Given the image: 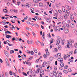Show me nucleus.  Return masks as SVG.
<instances>
[{
	"label": "nucleus",
	"mask_w": 77,
	"mask_h": 77,
	"mask_svg": "<svg viewBox=\"0 0 77 77\" xmlns=\"http://www.w3.org/2000/svg\"><path fill=\"white\" fill-rule=\"evenodd\" d=\"M4 75H5V74L4 73L2 72V77H4Z\"/></svg>",
	"instance_id": "nucleus-47"
},
{
	"label": "nucleus",
	"mask_w": 77,
	"mask_h": 77,
	"mask_svg": "<svg viewBox=\"0 0 77 77\" xmlns=\"http://www.w3.org/2000/svg\"><path fill=\"white\" fill-rule=\"evenodd\" d=\"M34 52L35 53H37V50L36 49L34 48Z\"/></svg>",
	"instance_id": "nucleus-25"
},
{
	"label": "nucleus",
	"mask_w": 77,
	"mask_h": 77,
	"mask_svg": "<svg viewBox=\"0 0 77 77\" xmlns=\"http://www.w3.org/2000/svg\"><path fill=\"white\" fill-rule=\"evenodd\" d=\"M5 76H6L7 77H8V74L6 73H5Z\"/></svg>",
	"instance_id": "nucleus-59"
},
{
	"label": "nucleus",
	"mask_w": 77,
	"mask_h": 77,
	"mask_svg": "<svg viewBox=\"0 0 77 77\" xmlns=\"http://www.w3.org/2000/svg\"><path fill=\"white\" fill-rule=\"evenodd\" d=\"M58 12L59 13H60V14H62V11L60 10H58Z\"/></svg>",
	"instance_id": "nucleus-43"
},
{
	"label": "nucleus",
	"mask_w": 77,
	"mask_h": 77,
	"mask_svg": "<svg viewBox=\"0 0 77 77\" xmlns=\"http://www.w3.org/2000/svg\"><path fill=\"white\" fill-rule=\"evenodd\" d=\"M64 68L65 69H67V68H68V66L67 65H66L64 66Z\"/></svg>",
	"instance_id": "nucleus-34"
},
{
	"label": "nucleus",
	"mask_w": 77,
	"mask_h": 77,
	"mask_svg": "<svg viewBox=\"0 0 77 77\" xmlns=\"http://www.w3.org/2000/svg\"><path fill=\"white\" fill-rule=\"evenodd\" d=\"M67 18V17L66 16H65V15H64V18L65 20H66V19Z\"/></svg>",
	"instance_id": "nucleus-56"
},
{
	"label": "nucleus",
	"mask_w": 77,
	"mask_h": 77,
	"mask_svg": "<svg viewBox=\"0 0 77 77\" xmlns=\"http://www.w3.org/2000/svg\"><path fill=\"white\" fill-rule=\"evenodd\" d=\"M60 39H61L60 42L62 45H64V43L65 42V40L63 39H62V38H60Z\"/></svg>",
	"instance_id": "nucleus-3"
},
{
	"label": "nucleus",
	"mask_w": 77,
	"mask_h": 77,
	"mask_svg": "<svg viewBox=\"0 0 77 77\" xmlns=\"http://www.w3.org/2000/svg\"><path fill=\"white\" fill-rule=\"evenodd\" d=\"M30 11H34V8H30Z\"/></svg>",
	"instance_id": "nucleus-31"
},
{
	"label": "nucleus",
	"mask_w": 77,
	"mask_h": 77,
	"mask_svg": "<svg viewBox=\"0 0 77 77\" xmlns=\"http://www.w3.org/2000/svg\"><path fill=\"white\" fill-rule=\"evenodd\" d=\"M70 57V55L67 54V55H64V59L65 60H66V58L67 57Z\"/></svg>",
	"instance_id": "nucleus-5"
},
{
	"label": "nucleus",
	"mask_w": 77,
	"mask_h": 77,
	"mask_svg": "<svg viewBox=\"0 0 77 77\" xmlns=\"http://www.w3.org/2000/svg\"><path fill=\"white\" fill-rule=\"evenodd\" d=\"M28 65H29V66H30L31 65V63H28Z\"/></svg>",
	"instance_id": "nucleus-62"
},
{
	"label": "nucleus",
	"mask_w": 77,
	"mask_h": 77,
	"mask_svg": "<svg viewBox=\"0 0 77 77\" xmlns=\"http://www.w3.org/2000/svg\"><path fill=\"white\" fill-rule=\"evenodd\" d=\"M4 53L6 55V56H7L6 55L7 54H8V51H5Z\"/></svg>",
	"instance_id": "nucleus-36"
},
{
	"label": "nucleus",
	"mask_w": 77,
	"mask_h": 77,
	"mask_svg": "<svg viewBox=\"0 0 77 77\" xmlns=\"http://www.w3.org/2000/svg\"><path fill=\"white\" fill-rule=\"evenodd\" d=\"M50 56V53L48 52H46V54H44L43 55V57L44 58H47L48 56Z\"/></svg>",
	"instance_id": "nucleus-2"
},
{
	"label": "nucleus",
	"mask_w": 77,
	"mask_h": 77,
	"mask_svg": "<svg viewBox=\"0 0 77 77\" xmlns=\"http://www.w3.org/2000/svg\"><path fill=\"white\" fill-rule=\"evenodd\" d=\"M14 53V50H12L10 51L11 54H12V53Z\"/></svg>",
	"instance_id": "nucleus-27"
},
{
	"label": "nucleus",
	"mask_w": 77,
	"mask_h": 77,
	"mask_svg": "<svg viewBox=\"0 0 77 77\" xmlns=\"http://www.w3.org/2000/svg\"><path fill=\"white\" fill-rule=\"evenodd\" d=\"M49 59H50V60H51V61H52V60H53V59L52 57H51L49 58Z\"/></svg>",
	"instance_id": "nucleus-35"
},
{
	"label": "nucleus",
	"mask_w": 77,
	"mask_h": 77,
	"mask_svg": "<svg viewBox=\"0 0 77 77\" xmlns=\"http://www.w3.org/2000/svg\"><path fill=\"white\" fill-rule=\"evenodd\" d=\"M69 14L66 12V13H65V14L64 15H65L66 17H68V16H69Z\"/></svg>",
	"instance_id": "nucleus-18"
},
{
	"label": "nucleus",
	"mask_w": 77,
	"mask_h": 77,
	"mask_svg": "<svg viewBox=\"0 0 77 77\" xmlns=\"http://www.w3.org/2000/svg\"><path fill=\"white\" fill-rule=\"evenodd\" d=\"M66 13H67L69 14H70V12H69V11L68 10H66Z\"/></svg>",
	"instance_id": "nucleus-30"
},
{
	"label": "nucleus",
	"mask_w": 77,
	"mask_h": 77,
	"mask_svg": "<svg viewBox=\"0 0 77 77\" xmlns=\"http://www.w3.org/2000/svg\"><path fill=\"white\" fill-rule=\"evenodd\" d=\"M29 6V4H26V8H27Z\"/></svg>",
	"instance_id": "nucleus-44"
},
{
	"label": "nucleus",
	"mask_w": 77,
	"mask_h": 77,
	"mask_svg": "<svg viewBox=\"0 0 77 77\" xmlns=\"http://www.w3.org/2000/svg\"><path fill=\"white\" fill-rule=\"evenodd\" d=\"M68 72H71V69H68Z\"/></svg>",
	"instance_id": "nucleus-48"
},
{
	"label": "nucleus",
	"mask_w": 77,
	"mask_h": 77,
	"mask_svg": "<svg viewBox=\"0 0 77 77\" xmlns=\"http://www.w3.org/2000/svg\"><path fill=\"white\" fill-rule=\"evenodd\" d=\"M15 28L17 29L18 30H20V28H18V27H17V26H15Z\"/></svg>",
	"instance_id": "nucleus-58"
},
{
	"label": "nucleus",
	"mask_w": 77,
	"mask_h": 77,
	"mask_svg": "<svg viewBox=\"0 0 77 77\" xmlns=\"http://www.w3.org/2000/svg\"><path fill=\"white\" fill-rule=\"evenodd\" d=\"M6 38H8V39H9L10 38H11L12 36L9 35H6Z\"/></svg>",
	"instance_id": "nucleus-15"
},
{
	"label": "nucleus",
	"mask_w": 77,
	"mask_h": 77,
	"mask_svg": "<svg viewBox=\"0 0 77 77\" xmlns=\"http://www.w3.org/2000/svg\"><path fill=\"white\" fill-rule=\"evenodd\" d=\"M45 65L46 66H47V63H46L45 62H44L42 65V67H45Z\"/></svg>",
	"instance_id": "nucleus-7"
},
{
	"label": "nucleus",
	"mask_w": 77,
	"mask_h": 77,
	"mask_svg": "<svg viewBox=\"0 0 77 77\" xmlns=\"http://www.w3.org/2000/svg\"><path fill=\"white\" fill-rule=\"evenodd\" d=\"M50 75L51 77H53L54 76V75L53 74V73H51L50 74Z\"/></svg>",
	"instance_id": "nucleus-21"
},
{
	"label": "nucleus",
	"mask_w": 77,
	"mask_h": 77,
	"mask_svg": "<svg viewBox=\"0 0 77 77\" xmlns=\"http://www.w3.org/2000/svg\"><path fill=\"white\" fill-rule=\"evenodd\" d=\"M53 39H52L51 40V42H50V43H53ZM51 45V43L50 44V45Z\"/></svg>",
	"instance_id": "nucleus-46"
},
{
	"label": "nucleus",
	"mask_w": 77,
	"mask_h": 77,
	"mask_svg": "<svg viewBox=\"0 0 77 77\" xmlns=\"http://www.w3.org/2000/svg\"><path fill=\"white\" fill-rule=\"evenodd\" d=\"M58 48L59 50H60L62 49V47H61V46H60V45L58 46Z\"/></svg>",
	"instance_id": "nucleus-19"
},
{
	"label": "nucleus",
	"mask_w": 77,
	"mask_h": 77,
	"mask_svg": "<svg viewBox=\"0 0 77 77\" xmlns=\"http://www.w3.org/2000/svg\"><path fill=\"white\" fill-rule=\"evenodd\" d=\"M76 53H77V49H76L74 51V54H76Z\"/></svg>",
	"instance_id": "nucleus-29"
},
{
	"label": "nucleus",
	"mask_w": 77,
	"mask_h": 77,
	"mask_svg": "<svg viewBox=\"0 0 77 77\" xmlns=\"http://www.w3.org/2000/svg\"><path fill=\"white\" fill-rule=\"evenodd\" d=\"M70 19L72 21H73L74 20V17L73 15L72 14H71L70 15Z\"/></svg>",
	"instance_id": "nucleus-6"
},
{
	"label": "nucleus",
	"mask_w": 77,
	"mask_h": 77,
	"mask_svg": "<svg viewBox=\"0 0 77 77\" xmlns=\"http://www.w3.org/2000/svg\"><path fill=\"white\" fill-rule=\"evenodd\" d=\"M70 42H71L72 43H74V41L72 40H70Z\"/></svg>",
	"instance_id": "nucleus-51"
},
{
	"label": "nucleus",
	"mask_w": 77,
	"mask_h": 77,
	"mask_svg": "<svg viewBox=\"0 0 77 77\" xmlns=\"http://www.w3.org/2000/svg\"><path fill=\"white\" fill-rule=\"evenodd\" d=\"M60 18L61 19V20H63V16H62L61 15H60Z\"/></svg>",
	"instance_id": "nucleus-40"
},
{
	"label": "nucleus",
	"mask_w": 77,
	"mask_h": 77,
	"mask_svg": "<svg viewBox=\"0 0 77 77\" xmlns=\"http://www.w3.org/2000/svg\"><path fill=\"white\" fill-rule=\"evenodd\" d=\"M30 53L32 55H33V54L34 52L33 51H31Z\"/></svg>",
	"instance_id": "nucleus-50"
},
{
	"label": "nucleus",
	"mask_w": 77,
	"mask_h": 77,
	"mask_svg": "<svg viewBox=\"0 0 77 77\" xmlns=\"http://www.w3.org/2000/svg\"><path fill=\"white\" fill-rule=\"evenodd\" d=\"M65 33H66V34H67V33H68V32H69V29H66L65 30Z\"/></svg>",
	"instance_id": "nucleus-12"
},
{
	"label": "nucleus",
	"mask_w": 77,
	"mask_h": 77,
	"mask_svg": "<svg viewBox=\"0 0 77 77\" xmlns=\"http://www.w3.org/2000/svg\"><path fill=\"white\" fill-rule=\"evenodd\" d=\"M66 26L68 28H69V23L66 24Z\"/></svg>",
	"instance_id": "nucleus-33"
},
{
	"label": "nucleus",
	"mask_w": 77,
	"mask_h": 77,
	"mask_svg": "<svg viewBox=\"0 0 77 77\" xmlns=\"http://www.w3.org/2000/svg\"><path fill=\"white\" fill-rule=\"evenodd\" d=\"M42 41H44L45 40V37L44 36H43V38H42Z\"/></svg>",
	"instance_id": "nucleus-54"
},
{
	"label": "nucleus",
	"mask_w": 77,
	"mask_h": 77,
	"mask_svg": "<svg viewBox=\"0 0 77 77\" xmlns=\"http://www.w3.org/2000/svg\"><path fill=\"white\" fill-rule=\"evenodd\" d=\"M62 11H63V12H65V8L64 6H63L62 7Z\"/></svg>",
	"instance_id": "nucleus-9"
},
{
	"label": "nucleus",
	"mask_w": 77,
	"mask_h": 77,
	"mask_svg": "<svg viewBox=\"0 0 77 77\" xmlns=\"http://www.w3.org/2000/svg\"><path fill=\"white\" fill-rule=\"evenodd\" d=\"M68 2H69V3H71L72 2V0H67Z\"/></svg>",
	"instance_id": "nucleus-42"
},
{
	"label": "nucleus",
	"mask_w": 77,
	"mask_h": 77,
	"mask_svg": "<svg viewBox=\"0 0 77 77\" xmlns=\"http://www.w3.org/2000/svg\"><path fill=\"white\" fill-rule=\"evenodd\" d=\"M27 42L29 44H30V43L32 44H33V42L32 40H29L27 41Z\"/></svg>",
	"instance_id": "nucleus-4"
},
{
	"label": "nucleus",
	"mask_w": 77,
	"mask_h": 77,
	"mask_svg": "<svg viewBox=\"0 0 77 77\" xmlns=\"http://www.w3.org/2000/svg\"><path fill=\"white\" fill-rule=\"evenodd\" d=\"M32 35H33V36L34 37H35V36H36V34H35V33H34V32H32Z\"/></svg>",
	"instance_id": "nucleus-45"
},
{
	"label": "nucleus",
	"mask_w": 77,
	"mask_h": 77,
	"mask_svg": "<svg viewBox=\"0 0 77 77\" xmlns=\"http://www.w3.org/2000/svg\"><path fill=\"white\" fill-rule=\"evenodd\" d=\"M65 7L66 8H67V9H69V10L71 9V8L69 7L68 5H66Z\"/></svg>",
	"instance_id": "nucleus-14"
},
{
	"label": "nucleus",
	"mask_w": 77,
	"mask_h": 77,
	"mask_svg": "<svg viewBox=\"0 0 77 77\" xmlns=\"http://www.w3.org/2000/svg\"><path fill=\"white\" fill-rule=\"evenodd\" d=\"M29 72L30 73H32V70L31 69H29Z\"/></svg>",
	"instance_id": "nucleus-55"
},
{
	"label": "nucleus",
	"mask_w": 77,
	"mask_h": 77,
	"mask_svg": "<svg viewBox=\"0 0 77 77\" xmlns=\"http://www.w3.org/2000/svg\"><path fill=\"white\" fill-rule=\"evenodd\" d=\"M35 26V27H37V28H38L39 27V26L37 24H34Z\"/></svg>",
	"instance_id": "nucleus-24"
},
{
	"label": "nucleus",
	"mask_w": 77,
	"mask_h": 77,
	"mask_svg": "<svg viewBox=\"0 0 77 77\" xmlns=\"http://www.w3.org/2000/svg\"><path fill=\"white\" fill-rule=\"evenodd\" d=\"M23 75H25V76H27V74H26V73H25L24 72H23Z\"/></svg>",
	"instance_id": "nucleus-38"
},
{
	"label": "nucleus",
	"mask_w": 77,
	"mask_h": 77,
	"mask_svg": "<svg viewBox=\"0 0 77 77\" xmlns=\"http://www.w3.org/2000/svg\"><path fill=\"white\" fill-rule=\"evenodd\" d=\"M9 74L10 75H12V72L11 71H10L9 72Z\"/></svg>",
	"instance_id": "nucleus-39"
},
{
	"label": "nucleus",
	"mask_w": 77,
	"mask_h": 77,
	"mask_svg": "<svg viewBox=\"0 0 77 77\" xmlns=\"http://www.w3.org/2000/svg\"><path fill=\"white\" fill-rule=\"evenodd\" d=\"M68 44L67 45V47L68 48H69V46H71L72 45H71V43H70V44L68 42Z\"/></svg>",
	"instance_id": "nucleus-11"
},
{
	"label": "nucleus",
	"mask_w": 77,
	"mask_h": 77,
	"mask_svg": "<svg viewBox=\"0 0 77 77\" xmlns=\"http://www.w3.org/2000/svg\"><path fill=\"white\" fill-rule=\"evenodd\" d=\"M0 62L1 63H3V60L2 59H0Z\"/></svg>",
	"instance_id": "nucleus-64"
},
{
	"label": "nucleus",
	"mask_w": 77,
	"mask_h": 77,
	"mask_svg": "<svg viewBox=\"0 0 77 77\" xmlns=\"http://www.w3.org/2000/svg\"><path fill=\"white\" fill-rule=\"evenodd\" d=\"M60 65L61 67H63L64 66V63L62 62H61Z\"/></svg>",
	"instance_id": "nucleus-13"
},
{
	"label": "nucleus",
	"mask_w": 77,
	"mask_h": 77,
	"mask_svg": "<svg viewBox=\"0 0 77 77\" xmlns=\"http://www.w3.org/2000/svg\"><path fill=\"white\" fill-rule=\"evenodd\" d=\"M57 57H61V54L60 53H58L57 54Z\"/></svg>",
	"instance_id": "nucleus-8"
},
{
	"label": "nucleus",
	"mask_w": 77,
	"mask_h": 77,
	"mask_svg": "<svg viewBox=\"0 0 77 77\" xmlns=\"http://www.w3.org/2000/svg\"><path fill=\"white\" fill-rule=\"evenodd\" d=\"M41 74H42V75H44V71L43 70H41L40 72Z\"/></svg>",
	"instance_id": "nucleus-10"
},
{
	"label": "nucleus",
	"mask_w": 77,
	"mask_h": 77,
	"mask_svg": "<svg viewBox=\"0 0 77 77\" xmlns=\"http://www.w3.org/2000/svg\"><path fill=\"white\" fill-rule=\"evenodd\" d=\"M3 25H5L6 24V22H2Z\"/></svg>",
	"instance_id": "nucleus-61"
},
{
	"label": "nucleus",
	"mask_w": 77,
	"mask_h": 77,
	"mask_svg": "<svg viewBox=\"0 0 77 77\" xmlns=\"http://www.w3.org/2000/svg\"><path fill=\"white\" fill-rule=\"evenodd\" d=\"M26 29L27 30H29V28L27 27H26Z\"/></svg>",
	"instance_id": "nucleus-63"
},
{
	"label": "nucleus",
	"mask_w": 77,
	"mask_h": 77,
	"mask_svg": "<svg viewBox=\"0 0 77 77\" xmlns=\"http://www.w3.org/2000/svg\"><path fill=\"white\" fill-rule=\"evenodd\" d=\"M47 21L48 23H50V22H51V20H50V19L48 18H47Z\"/></svg>",
	"instance_id": "nucleus-16"
},
{
	"label": "nucleus",
	"mask_w": 77,
	"mask_h": 77,
	"mask_svg": "<svg viewBox=\"0 0 77 77\" xmlns=\"http://www.w3.org/2000/svg\"><path fill=\"white\" fill-rule=\"evenodd\" d=\"M8 42H10V41H9V40H7V41H6V42H7V44H8V45H9V46H10V45H11V44H10L8 43Z\"/></svg>",
	"instance_id": "nucleus-26"
},
{
	"label": "nucleus",
	"mask_w": 77,
	"mask_h": 77,
	"mask_svg": "<svg viewBox=\"0 0 77 77\" xmlns=\"http://www.w3.org/2000/svg\"><path fill=\"white\" fill-rule=\"evenodd\" d=\"M5 61H6V63H9V61H8V58H5Z\"/></svg>",
	"instance_id": "nucleus-32"
},
{
	"label": "nucleus",
	"mask_w": 77,
	"mask_h": 77,
	"mask_svg": "<svg viewBox=\"0 0 77 77\" xmlns=\"http://www.w3.org/2000/svg\"><path fill=\"white\" fill-rule=\"evenodd\" d=\"M3 12H5V13H7V12H8V10L6 9H4L3 10Z\"/></svg>",
	"instance_id": "nucleus-20"
},
{
	"label": "nucleus",
	"mask_w": 77,
	"mask_h": 77,
	"mask_svg": "<svg viewBox=\"0 0 77 77\" xmlns=\"http://www.w3.org/2000/svg\"><path fill=\"white\" fill-rule=\"evenodd\" d=\"M54 50L55 52H57L58 51L57 49V48H54Z\"/></svg>",
	"instance_id": "nucleus-37"
},
{
	"label": "nucleus",
	"mask_w": 77,
	"mask_h": 77,
	"mask_svg": "<svg viewBox=\"0 0 77 77\" xmlns=\"http://www.w3.org/2000/svg\"><path fill=\"white\" fill-rule=\"evenodd\" d=\"M33 59V57H30L29 58V60H31V59Z\"/></svg>",
	"instance_id": "nucleus-57"
},
{
	"label": "nucleus",
	"mask_w": 77,
	"mask_h": 77,
	"mask_svg": "<svg viewBox=\"0 0 77 77\" xmlns=\"http://www.w3.org/2000/svg\"><path fill=\"white\" fill-rule=\"evenodd\" d=\"M42 3H39V6H42Z\"/></svg>",
	"instance_id": "nucleus-49"
},
{
	"label": "nucleus",
	"mask_w": 77,
	"mask_h": 77,
	"mask_svg": "<svg viewBox=\"0 0 77 77\" xmlns=\"http://www.w3.org/2000/svg\"><path fill=\"white\" fill-rule=\"evenodd\" d=\"M60 41H61V39H60V38L58 39L57 40V42H56V44L57 45H59V44H60Z\"/></svg>",
	"instance_id": "nucleus-1"
},
{
	"label": "nucleus",
	"mask_w": 77,
	"mask_h": 77,
	"mask_svg": "<svg viewBox=\"0 0 77 77\" xmlns=\"http://www.w3.org/2000/svg\"><path fill=\"white\" fill-rule=\"evenodd\" d=\"M58 13H57V12H56V13H55L54 14V15L55 17H57L58 16Z\"/></svg>",
	"instance_id": "nucleus-17"
},
{
	"label": "nucleus",
	"mask_w": 77,
	"mask_h": 77,
	"mask_svg": "<svg viewBox=\"0 0 77 77\" xmlns=\"http://www.w3.org/2000/svg\"><path fill=\"white\" fill-rule=\"evenodd\" d=\"M58 73L59 74H60V75H62V73L60 72H58Z\"/></svg>",
	"instance_id": "nucleus-60"
},
{
	"label": "nucleus",
	"mask_w": 77,
	"mask_h": 77,
	"mask_svg": "<svg viewBox=\"0 0 77 77\" xmlns=\"http://www.w3.org/2000/svg\"><path fill=\"white\" fill-rule=\"evenodd\" d=\"M75 48H77V43L75 44Z\"/></svg>",
	"instance_id": "nucleus-53"
},
{
	"label": "nucleus",
	"mask_w": 77,
	"mask_h": 77,
	"mask_svg": "<svg viewBox=\"0 0 77 77\" xmlns=\"http://www.w3.org/2000/svg\"><path fill=\"white\" fill-rule=\"evenodd\" d=\"M35 18L36 19H37V20H38V18L39 17L38 16H35Z\"/></svg>",
	"instance_id": "nucleus-41"
},
{
	"label": "nucleus",
	"mask_w": 77,
	"mask_h": 77,
	"mask_svg": "<svg viewBox=\"0 0 77 77\" xmlns=\"http://www.w3.org/2000/svg\"><path fill=\"white\" fill-rule=\"evenodd\" d=\"M56 28H57V29L58 30V31H60V29L59 27V26H57Z\"/></svg>",
	"instance_id": "nucleus-28"
},
{
	"label": "nucleus",
	"mask_w": 77,
	"mask_h": 77,
	"mask_svg": "<svg viewBox=\"0 0 77 77\" xmlns=\"http://www.w3.org/2000/svg\"><path fill=\"white\" fill-rule=\"evenodd\" d=\"M59 59H60V60L61 63V62H62L63 61V58H59Z\"/></svg>",
	"instance_id": "nucleus-23"
},
{
	"label": "nucleus",
	"mask_w": 77,
	"mask_h": 77,
	"mask_svg": "<svg viewBox=\"0 0 77 77\" xmlns=\"http://www.w3.org/2000/svg\"><path fill=\"white\" fill-rule=\"evenodd\" d=\"M40 44H41V45H42V46H44V43H41V42H40Z\"/></svg>",
	"instance_id": "nucleus-52"
},
{
	"label": "nucleus",
	"mask_w": 77,
	"mask_h": 77,
	"mask_svg": "<svg viewBox=\"0 0 77 77\" xmlns=\"http://www.w3.org/2000/svg\"><path fill=\"white\" fill-rule=\"evenodd\" d=\"M63 72L64 73H65V74H68V71L66 70H64Z\"/></svg>",
	"instance_id": "nucleus-22"
}]
</instances>
